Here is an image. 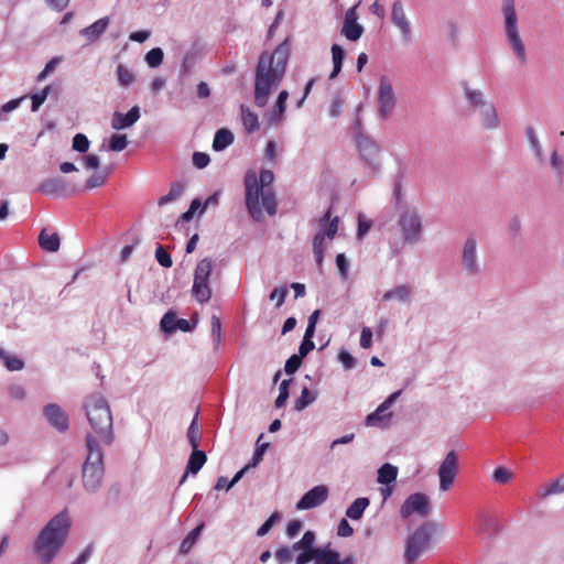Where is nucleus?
<instances>
[{"mask_svg":"<svg viewBox=\"0 0 564 564\" xmlns=\"http://www.w3.org/2000/svg\"><path fill=\"white\" fill-rule=\"evenodd\" d=\"M290 55L288 40L283 41L273 53L263 52L256 67L254 105L267 106L271 93L276 89L285 74Z\"/></svg>","mask_w":564,"mask_h":564,"instance_id":"1","label":"nucleus"},{"mask_svg":"<svg viewBox=\"0 0 564 564\" xmlns=\"http://www.w3.org/2000/svg\"><path fill=\"white\" fill-rule=\"evenodd\" d=\"M72 528V518L62 510L39 531L31 544L37 564H53L64 549Z\"/></svg>","mask_w":564,"mask_h":564,"instance_id":"2","label":"nucleus"},{"mask_svg":"<svg viewBox=\"0 0 564 564\" xmlns=\"http://www.w3.org/2000/svg\"><path fill=\"white\" fill-rule=\"evenodd\" d=\"M85 412L90 426L85 437L86 447H89L90 440L93 447L104 448L112 445L113 419L107 399L99 393L89 395L85 401Z\"/></svg>","mask_w":564,"mask_h":564,"instance_id":"3","label":"nucleus"},{"mask_svg":"<svg viewBox=\"0 0 564 564\" xmlns=\"http://www.w3.org/2000/svg\"><path fill=\"white\" fill-rule=\"evenodd\" d=\"M274 181V174L270 170H261L259 178L254 174L245 177L246 207L254 221L263 219V212L270 216L276 214L275 195L270 187Z\"/></svg>","mask_w":564,"mask_h":564,"instance_id":"4","label":"nucleus"},{"mask_svg":"<svg viewBox=\"0 0 564 564\" xmlns=\"http://www.w3.org/2000/svg\"><path fill=\"white\" fill-rule=\"evenodd\" d=\"M501 14L503 18L506 42L514 55L518 65L524 67L528 64V52L520 34L516 0H502Z\"/></svg>","mask_w":564,"mask_h":564,"instance_id":"5","label":"nucleus"},{"mask_svg":"<svg viewBox=\"0 0 564 564\" xmlns=\"http://www.w3.org/2000/svg\"><path fill=\"white\" fill-rule=\"evenodd\" d=\"M91 444L90 440L89 447H86L87 454L82 468V485L89 495L99 491L105 476L104 451L100 447H93Z\"/></svg>","mask_w":564,"mask_h":564,"instance_id":"6","label":"nucleus"},{"mask_svg":"<svg viewBox=\"0 0 564 564\" xmlns=\"http://www.w3.org/2000/svg\"><path fill=\"white\" fill-rule=\"evenodd\" d=\"M442 532L441 525L435 522H425L416 528L405 541L404 563L413 564L432 546L434 534Z\"/></svg>","mask_w":564,"mask_h":564,"instance_id":"7","label":"nucleus"},{"mask_svg":"<svg viewBox=\"0 0 564 564\" xmlns=\"http://www.w3.org/2000/svg\"><path fill=\"white\" fill-rule=\"evenodd\" d=\"M399 226L405 243L415 245L421 241L423 219L415 206H404L400 212Z\"/></svg>","mask_w":564,"mask_h":564,"instance_id":"8","label":"nucleus"},{"mask_svg":"<svg viewBox=\"0 0 564 564\" xmlns=\"http://www.w3.org/2000/svg\"><path fill=\"white\" fill-rule=\"evenodd\" d=\"M213 268L214 262L210 258H204L196 264L192 294L200 304L207 303L212 299L213 292L209 285V278L212 275Z\"/></svg>","mask_w":564,"mask_h":564,"instance_id":"9","label":"nucleus"},{"mask_svg":"<svg viewBox=\"0 0 564 564\" xmlns=\"http://www.w3.org/2000/svg\"><path fill=\"white\" fill-rule=\"evenodd\" d=\"M460 269L466 278L475 279L482 274V264L478 254V241L468 237L460 250Z\"/></svg>","mask_w":564,"mask_h":564,"instance_id":"10","label":"nucleus"},{"mask_svg":"<svg viewBox=\"0 0 564 564\" xmlns=\"http://www.w3.org/2000/svg\"><path fill=\"white\" fill-rule=\"evenodd\" d=\"M301 540H303V543L306 544L313 554H317L315 564H355L352 556L341 558L339 552L332 549L329 544L323 547L316 546V536L313 531H306Z\"/></svg>","mask_w":564,"mask_h":564,"instance_id":"11","label":"nucleus"},{"mask_svg":"<svg viewBox=\"0 0 564 564\" xmlns=\"http://www.w3.org/2000/svg\"><path fill=\"white\" fill-rule=\"evenodd\" d=\"M376 102L379 119L383 121L388 120L395 109L397 96L392 82L386 75H382L379 79Z\"/></svg>","mask_w":564,"mask_h":564,"instance_id":"12","label":"nucleus"},{"mask_svg":"<svg viewBox=\"0 0 564 564\" xmlns=\"http://www.w3.org/2000/svg\"><path fill=\"white\" fill-rule=\"evenodd\" d=\"M430 513V498L425 494L415 492L410 495L400 508V516L408 519L412 514L419 518H426Z\"/></svg>","mask_w":564,"mask_h":564,"instance_id":"13","label":"nucleus"},{"mask_svg":"<svg viewBox=\"0 0 564 564\" xmlns=\"http://www.w3.org/2000/svg\"><path fill=\"white\" fill-rule=\"evenodd\" d=\"M390 20L392 25L399 31L401 40L404 43L412 42V24L408 18L402 0H395L391 6Z\"/></svg>","mask_w":564,"mask_h":564,"instance_id":"14","label":"nucleus"},{"mask_svg":"<svg viewBox=\"0 0 564 564\" xmlns=\"http://www.w3.org/2000/svg\"><path fill=\"white\" fill-rule=\"evenodd\" d=\"M356 142L364 161L373 172H378L380 169L379 145L364 132H357Z\"/></svg>","mask_w":564,"mask_h":564,"instance_id":"15","label":"nucleus"},{"mask_svg":"<svg viewBox=\"0 0 564 564\" xmlns=\"http://www.w3.org/2000/svg\"><path fill=\"white\" fill-rule=\"evenodd\" d=\"M458 470V456L449 451L438 467L440 489L447 491L452 487Z\"/></svg>","mask_w":564,"mask_h":564,"instance_id":"16","label":"nucleus"},{"mask_svg":"<svg viewBox=\"0 0 564 564\" xmlns=\"http://www.w3.org/2000/svg\"><path fill=\"white\" fill-rule=\"evenodd\" d=\"M401 391L391 393L372 413L367 415V426H381L386 425L392 417V413L389 411L391 405L400 397Z\"/></svg>","mask_w":564,"mask_h":564,"instance_id":"17","label":"nucleus"},{"mask_svg":"<svg viewBox=\"0 0 564 564\" xmlns=\"http://www.w3.org/2000/svg\"><path fill=\"white\" fill-rule=\"evenodd\" d=\"M329 496L325 485H317L303 495L296 502L297 510H308L322 506Z\"/></svg>","mask_w":564,"mask_h":564,"instance_id":"18","label":"nucleus"},{"mask_svg":"<svg viewBox=\"0 0 564 564\" xmlns=\"http://www.w3.org/2000/svg\"><path fill=\"white\" fill-rule=\"evenodd\" d=\"M43 413L47 422L58 432H66L69 427L67 413L56 403L44 406Z\"/></svg>","mask_w":564,"mask_h":564,"instance_id":"19","label":"nucleus"},{"mask_svg":"<svg viewBox=\"0 0 564 564\" xmlns=\"http://www.w3.org/2000/svg\"><path fill=\"white\" fill-rule=\"evenodd\" d=\"M140 116L138 106L132 107L127 113L115 111L111 118V128L117 131L129 129L140 119Z\"/></svg>","mask_w":564,"mask_h":564,"instance_id":"20","label":"nucleus"},{"mask_svg":"<svg viewBox=\"0 0 564 564\" xmlns=\"http://www.w3.org/2000/svg\"><path fill=\"white\" fill-rule=\"evenodd\" d=\"M480 126L486 131H494L500 128L501 121L494 102L476 111Z\"/></svg>","mask_w":564,"mask_h":564,"instance_id":"21","label":"nucleus"},{"mask_svg":"<svg viewBox=\"0 0 564 564\" xmlns=\"http://www.w3.org/2000/svg\"><path fill=\"white\" fill-rule=\"evenodd\" d=\"M414 299L413 290L410 285L398 284L386 291L382 295V301L390 302L394 301L400 304H410Z\"/></svg>","mask_w":564,"mask_h":564,"instance_id":"22","label":"nucleus"},{"mask_svg":"<svg viewBox=\"0 0 564 564\" xmlns=\"http://www.w3.org/2000/svg\"><path fill=\"white\" fill-rule=\"evenodd\" d=\"M289 98L288 90H281L278 95L274 106L265 113V119L270 126H276L283 122Z\"/></svg>","mask_w":564,"mask_h":564,"instance_id":"23","label":"nucleus"},{"mask_svg":"<svg viewBox=\"0 0 564 564\" xmlns=\"http://www.w3.org/2000/svg\"><path fill=\"white\" fill-rule=\"evenodd\" d=\"M206 460L207 456L204 451L198 449V447L192 448V453L186 465V471L182 476L180 485L184 484L188 474L196 475L205 465Z\"/></svg>","mask_w":564,"mask_h":564,"instance_id":"24","label":"nucleus"},{"mask_svg":"<svg viewBox=\"0 0 564 564\" xmlns=\"http://www.w3.org/2000/svg\"><path fill=\"white\" fill-rule=\"evenodd\" d=\"M464 96L468 105L478 111L479 109L485 108L492 101L487 98L485 93L477 88H471L468 85L464 86Z\"/></svg>","mask_w":564,"mask_h":564,"instance_id":"25","label":"nucleus"},{"mask_svg":"<svg viewBox=\"0 0 564 564\" xmlns=\"http://www.w3.org/2000/svg\"><path fill=\"white\" fill-rule=\"evenodd\" d=\"M339 217H330V210H328L318 221V234L324 236L326 239L333 240L338 231Z\"/></svg>","mask_w":564,"mask_h":564,"instance_id":"26","label":"nucleus"},{"mask_svg":"<svg viewBox=\"0 0 564 564\" xmlns=\"http://www.w3.org/2000/svg\"><path fill=\"white\" fill-rule=\"evenodd\" d=\"M110 22L108 17L100 18L89 26L83 29L80 34L87 39L89 43L97 41L101 34L106 31Z\"/></svg>","mask_w":564,"mask_h":564,"instance_id":"27","label":"nucleus"},{"mask_svg":"<svg viewBox=\"0 0 564 564\" xmlns=\"http://www.w3.org/2000/svg\"><path fill=\"white\" fill-rule=\"evenodd\" d=\"M40 191L46 195H64L66 181L59 176L46 178L41 183Z\"/></svg>","mask_w":564,"mask_h":564,"instance_id":"28","label":"nucleus"},{"mask_svg":"<svg viewBox=\"0 0 564 564\" xmlns=\"http://www.w3.org/2000/svg\"><path fill=\"white\" fill-rule=\"evenodd\" d=\"M39 243L43 250L55 252L59 249V236L56 232L50 234L46 229H43L39 236Z\"/></svg>","mask_w":564,"mask_h":564,"instance_id":"29","label":"nucleus"},{"mask_svg":"<svg viewBox=\"0 0 564 564\" xmlns=\"http://www.w3.org/2000/svg\"><path fill=\"white\" fill-rule=\"evenodd\" d=\"M205 528V523H199L195 529H193L181 542L180 553L187 554L193 546L196 544L198 538L200 536L203 530Z\"/></svg>","mask_w":564,"mask_h":564,"instance_id":"30","label":"nucleus"},{"mask_svg":"<svg viewBox=\"0 0 564 564\" xmlns=\"http://www.w3.org/2000/svg\"><path fill=\"white\" fill-rule=\"evenodd\" d=\"M234 134L228 129H219L214 137L213 149L217 152L225 150L234 142Z\"/></svg>","mask_w":564,"mask_h":564,"instance_id":"31","label":"nucleus"},{"mask_svg":"<svg viewBox=\"0 0 564 564\" xmlns=\"http://www.w3.org/2000/svg\"><path fill=\"white\" fill-rule=\"evenodd\" d=\"M370 500L366 497L357 498L346 510V517L351 520H359L367 507L369 506Z\"/></svg>","mask_w":564,"mask_h":564,"instance_id":"32","label":"nucleus"},{"mask_svg":"<svg viewBox=\"0 0 564 564\" xmlns=\"http://www.w3.org/2000/svg\"><path fill=\"white\" fill-rule=\"evenodd\" d=\"M240 112L242 124L247 132L257 131L259 129L258 116L243 105L240 106Z\"/></svg>","mask_w":564,"mask_h":564,"instance_id":"33","label":"nucleus"},{"mask_svg":"<svg viewBox=\"0 0 564 564\" xmlns=\"http://www.w3.org/2000/svg\"><path fill=\"white\" fill-rule=\"evenodd\" d=\"M292 549L294 552H299L296 556V564H308L312 561H315L317 554H313L311 550L303 543V540H299L293 543Z\"/></svg>","mask_w":564,"mask_h":564,"instance_id":"34","label":"nucleus"},{"mask_svg":"<svg viewBox=\"0 0 564 564\" xmlns=\"http://www.w3.org/2000/svg\"><path fill=\"white\" fill-rule=\"evenodd\" d=\"M332 57H333V70L329 75V79H334L340 73L343 67V62L345 58V51L338 44L332 45Z\"/></svg>","mask_w":564,"mask_h":564,"instance_id":"35","label":"nucleus"},{"mask_svg":"<svg viewBox=\"0 0 564 564\" xmlns=\"http://www.w3.org/2000/svg\"><path fill=\"white\" fill-rule=\"evenodd\" d=\"M184 191L185 184L180 182L173 183L170 187L169 193L160 197L158 202L159 206H164L178 199L183 195Z\"/></svg>","mask_w":564,"mask_h":564,"instance_id":"36","label":"nucleus"},{"mask_svg":"<svg viewBox=\"0 0 564 564\" xmlns=\"http://www.w3.org/2000/svg\"><path fill=\"white\" fill-rule=\"evenodd\" d=\"M560 494H564V475L538 491V496L541 499H546L550 496Z\"/></svg>","mask_w":564,"mask_h":564,"instance_id":"37","label":"nucleus"},{"mask_svg":"<svg viewBox=\"0 0 564 564\" xmlns=\"http://www.w3.org/2000/svg\"><path fill=\"white\" fill-rule=\"evenodd\" d=\"M398 468L391 464L382 465L378 470V482L389 485L397 479Z\"/></svg>","mask_w":564,"mask_h":564,"instance_id":"38","label":"nucleus"},{"mask_svg":"<svg viewBox=\"0 0 564 564\" xmlns=\"http://www.w3.org/2000/svg\"><path fill=\"white\" fill-rule=\"evenodd\" d=\"M341 34L349 41H357L364 34V28L358 22H344L341 28Z\"/></svg>","mask_w":564,"mask_h":564,"instance_id":"39","label":"nucleus"},{"mask_svg":"<svg viewBox=\"0 0 564 564\" xmlns=\"http://www.w3.org/2000/svg\"><path fill=\"white\" fill-rule=\"evenodd\" d=\"M527 137L529 140L530 148H531L536 161L540 163L544 162V154L542 151V145H541L539 138L533 128L527 129Z\"/></svg>","mask_w":564,"mask_h":564,"instance_id":"40","label":"nucleus"},{"mask_svg":"<svg viewBox=\"0 0 564 564\" xmlns=\"http://www.w3.org/2000/svg\"><path fill=\"white\" fill-rule=\"evenodd\" d=\"M326 249V238L321 234L316 232L313 239V252L315 256V261L318 267L323 264L324 252Z\"/></svg>","mask_w":564,"mask_h":564,"instance_id":"41","label":"nucleus"},{"mask_svg":"<svg viewBox=\"0 0 564 564\" xmlns=\"http://www.w3.org/2000/svg\"><path fill=\"white\" fill-rule=\"evenodd\" d=\"M0 359L3 360L4 367L9 371H20L24 368V361L21 358L17 356H11L2 349H0Z\"/></svg>","mask_w":564,"mask_h":564,"instance_id":"42","label":"nucleus"},{"mask_svg":"<svg viewBox=\"0 0 564 564\" xmlns=\"http://www.w3.org/2000/svg\"><path fill=\"white\" fill-rule=\"evenodd\" d=\"M198 421V412H196L194 419L192 420L188 430H187V440L192 448H196L199 446L200 438V430L197 424Z\"/></svg>","mask_w":564,"mask_h":564,"instance_id":"43","label":"nucleus"},{"mask_svg":"<svg viewBox=\"0 0 564 564\" xmlns=\"http://www.w3.org/2000/svg\"><path fill=\"white\" fill-rule=\"evenodd\" d=\"M117 78H118V83L120 86L128 87L134 83L135 74L132 70H130L128 67H126L123 65H118Z\"/></svg>","mask_w":564,"mask_h":564,"instance_id":"44","label":"nucleus"},{"mask_svg":"<svg viewBox=\"0 0 564 564\" xmlns=\"http://www.w3.org/2000/svg\"><path fill=\"white\" fill-rule=\"evenodd\" d=\"M316 400V394L313 393L307 387H304L301 391V395L295 401V410L302 411Z\"/></svg>","mask_w":564,"mask_h":564,"instance_id":"45","label":"nucleus"},{"mask_svg":"<svg viewBox=\"0 0 564 564\" xmlns=\"http://www.w3.org/2000/svg\"><path fill=\"white\" fill-rule=\"evenodd\" d=\"M163 58H164V53H163L162 48H160V47H154V48L150 50L144 56L145 63L151 68L159 67L162 64Z\"/></svg>","mask_w":564,"mask_h":564,"instance_id":"46","label":"nucleus"},{"mask_svg":"<svg viewBox=\"0 0 564 564\" xmlns=\"http://www.w3.org/2000/svg\"><path fill=\"white\" fill-rule=\"evenodd\" d=\"M52 87H53L52 85H47L41 91L31 95V100H32L31 111L36 112L40 109V107L47 99V97L52 90Z\"/></svg>","mask_w":564,"mask_h":564,"instance_id":"47","label":"nucleus"},{"mask_svg":"<svg viewBox=\"0 0 564 564\" xmlns=\"http://www.w3.org/2000/svg\"><path fill=\"white\" fill-rule=\"evenodd\" d=\"M176 321L177 319L175 317L174 312H172V311L166 312L160 322L161 330L165 334L174 333L176 330V326H175Z\"/></svg>","mask_w":564,"mask_h":564,"instance_id":"48","label":"nucleus"},{"mask_svg":"<svg viewBox=\"0 0 564 564\" xmlns=\"http://www.w3.org/2000/svg\"><path fill=\"white\" fill-rule=\"evenodd\" d=\"M128 145V138L126 134H112L109 139L108 150L113 152L123 151Z\"/></svg>","mask_w":564,"mask_h":564,"instance_id":"49","label":"nucleus"},{"mask_svg":"<svg viewBox=\"0 0 564 564\" xmlns=\"http://www.w3.org/2000/svg\"><path fill=\"white\" fill-rule=\"evenodd\" d=\"M522 229L521 219L518 216H513L509 219L507 230L508 235L512 240H517L520 237Z\"/></svg>","mask_w":564,"mask_h":564,"instance_id":"50","label":"nucleus"},{"mask_svg":"<svg viewBox=\"0 0 564 564\" xmlns=\"http://www.w3.org/2000/svg\"><path fill=\"white\" fill-rule=\"evenodd\" d=\"M89 144H90V142H89L88 138L83 133H77L73 138L72 147L77 152H80V153L87 152L89 149Z\"/></svg>","mask_w":564,"mask_h":564,"instance_id":"51","label":"nucleus"},{"mask_svg":"<svg viewBox=\"0 0 564 564\" xmlns=\"http://www.w3.org/2000/svg\"><path fill=\"white\" fill-rule=\"evenodd\" d=\"M513 474L506 467H498L494 470L492 479L498 484H507L512 480Z\"/></svg>","mask_w":564,"mask_h":564,"instance_id":"52","label":"nucleus"},{"mask_svg":"<svg viewBox=\"0 0 564 564\" xmlns=\"http://www.w3.org/2000/svg\"><path fill=\"white\" fill-rule=\"evenodd\" d=\"M23 99H24V97L12 99V100L6 102L3 106H1L0 107V121L7 120V115L9 112L18 109Z\"/></svg>","mask_w":564,"mask_h":564,"instance_id":"53","label":"nucleus"},{"mask_svg":"<svg viewBox=\"0 0 564 564\" xmlns=\"http://www.w3.org/2000/svg\"><path fill=\"white\" fill-rule=\"evenodd\" d=\"M62 62V58L58 56L53 57L43 68V70L37 75L36 80L42 82L44 80L48 75L54 73L57 65Z\"/></svg>","mask_w":564,"mask_h":564,"instance_id":"54","label":"nucleus"},{"mask_svg":"<svg viewBox=\"0 0 564 564\" xmlns=\"http://www.w3.org/2000/svg\"><path fill=\"white\" fill-rule=\"evenodd\" d=\"M8 395L12 400L23 401L26 398V391L23 386L14 383L8 387Z\"/></svg>","mask_w":564,"mask_h":564,"instance_id":"55","label":"nucleus"},{"mask_svg":"<svg viewBox=\"0 0 564 564\" xmlns=\"http://www.w3.org/2000/svg\"><path fill=\"white\" fill-rule=\"evenodd\" d=\"M550 164L553 173L555 175H562L563 174V160L557 152V150H553L550 158Z\"/></svg>","mask_w":564,"mask_h":564,"instance_id":"56","label":"nucleus"},{"mask_svg":"<svg viewBox=\"0 0 564 564\" xmlns=\"http://www.w3.org/2000/svg\"><path fill=\"white\" fill-rule=\"evenodd\" d=\"M301 364H302V357L300 355H292L291 357L288 358L285 366H284V370L288 375H293L294 372L297 371Z\"/></svg>","mask_w":564,"mask_h":564,"instance_id":"57","label":"nucleus"},{"mask_svg":"<svg viewBox=\"0 0 564 564\" xmlns=\"http://www.w3.org/2000/svg\"><path fill=\"white\" fill-rule=\"evenodd\" d=\"M290 380H283L280 384V388H279V395L275 400V406L276 408H281L282 405H284V403L286 402L288 398H289V384H290Z\"/></svg>","mask_w":564,"mask_h":564,"instance_id":"58","label":"nucleus"},{"mask_svg":"<svg viewBox=\"0 0 564 564\" xmlns=\"http://www.w3.org/2000/svg\"><path fill=\"white\" fill-rule=\"evenodd\" d=\"M155 258L156 261L164 268H170L173 264L171 256L161 246H159L155 250Z\"/></svg>","mask_w":564,"mask_h":564,"instance_id":"59","label":"nucleus"},{"mask_svg":"<svg viewBox=\"0 0 564 564\" xmlns=\"http://www.w3.org/2000/svg\"><path fill=\"white\" fill-rule=\"evenodd\" d=\"M372 226V221L370 219H366L362 215L358 216V230L357 237L358 239H362Z\"/></svg>","mask_w":564,"mask_h":564,"instance_id":"60","label":"nucleus"},{"mask_svg":"<svg viewBox=\"0 0 564 564\" xmlns=\"http://www.w3.org/2000/svg\"><path fill=\"white\" fill-rule=\"evenodd\" d=\"M336 265L341 279H346L348 275L349 263L344 253H338L336 257Z\"/></svg>","mask_w":564,"mask_h":564,"instance_id":"61","label":"nucleus"},{"mask_svg":"<svg viewBox=\"0 0 564 564\" xmlns=\"http://www.w3.org/2000/svg\"><path fill=\"white\" fill-rule=\"evenodd\" d=\"M338 360L346 370H350L356 367V359L347 350H340Z\"/></svg>","mask_w":564,"mask_h":564,"instance_id":"62","label":"nucleus"},{"mask_svg":"<svg viewBox=\"0 0 564 564\" xmlns=\"http://www.w3.org/2000/svg\"><path fill=\"white\" fill-rule=\"evenodd\" d=\"M372 330L370 327H362L360 334V347L364 349H369L372 346Z\"/></svg>","mask_w":564,"mask_h":564,"instance_id":"63","label":"nucleus"},{"mask_svg":"<svg viewBox=\"0 0 564 564\" xmlns=\"http://www.w3.org/2000/svg\"><path fill=\"white\" fill-rule=\"evenodd\" d=\"M192 160L197 169H204L210 162L209 155L204 152H194Z\"/></svg>","mask_w":564,"mask_h":564,"instance_id":"64","label":"nucleus"}]
</instances>
